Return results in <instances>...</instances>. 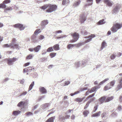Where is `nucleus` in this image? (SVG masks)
<instances>
[{"label": "nucleus", "instance_id": "1", "mask_svg": "<svg viewBox=\"0 0 122 122\" xmlns=\"http://www.w3.org/2000/svg\"><path fill=\"white\" fill-rule=\"evenodd\" d=\"M116 21H115L111 28V30L113 33L116 32L118 29H120L122 27V23H118L116 22Z\"/></svg>", "mask_w": 122, "mask_h": 122}, {"label": "nucleus", "instance_id": "2", "mask_svg": "<svg viewBox=\"0 0 122 122\" xmlns=\"http://www.w3.org/2000/svg\"><path fill=\"white\" fill-rule=\"evenodd\" d=\"M57 7V6L56 5L49 4L48 8L46 10V12H51L56 10Z\"/></svg>", "mask_w": 122, "mask_h": 122}, {"label": "nucleus", "instance_id": "3", "mask_svg": "<svg viewBox=\"0 0 122 122\" xmlns=\"http://www.w3.org/2000/svg\"><path fill=\"white\" fill-rule=\"evenodd\" d=\"M115 81L114 80L111 81L109 83H108L107 85L105 86L104 89L105 91H107L111 89L115 85Z\"/></svg>", "mask_w": 122, "mask_h": 122}, {"label": "nucleus", "instance_id": "4", "mask_svg": "<svg viewBox=\"0 0 122 122\" xmlns=\"http://www.w3.org/2000/svg\"><path fill=\"white\" fill-rule=\"evenodd\" d=\"M17 60V59L15 57L12 58H8L5 59V60L7 61V64L10 65H12L13 62H15Z\"/></svg>", "mask_w": 122, "mask_h": 122}, {"label": "nucleus", "instance_id": "5", "mask_svg": "<svg viewBox=\"0 0 122 122\" xmlns=\"http://www.w3.org/2000/svg\"><path fill=\"white\" fill-rule=\"evenodd\" d=\"M13 26L15 28H18L20 30H24L25 28L22 24L19 23L15 24Z\"/></svg>", "mask_w": 122, "mask_h": 122}, {"label": "nucleus", "instance_id": "6", "mask_svg": "<svg viewBox=\"0 0 122 122\" xmlns=\"http://www.w3.org/2000/svg\"><path fill=\"white\" fill-rule=\"evenodd\" d=\"M101 86L98 85L96 86H95L92 87L90 90H88L89 92L92 93L94 92H96L97 91V89H99L100 88Z\"/></svg>", "mask_w": 122, "mask_h": 122}, {"label": "nucleus", "instance_id": "7", "mask_svg": "<svg viewBox=\"0 0 122 122\" xmlns=\"http://www.w3.org/2000/svg\"><path fill=\"white\" fill-rule=\"evenodd\" d=\"M103 2L109 7L111 6L114 4L113 2L110 0H104Z\"/></svg>", "mask_w": 122, "mask_h": 122}, {"label": "nucleus", "instance_id": "8", "mask_svg": "<svg viewBox=\"0 0 122 122\" xmlns=\"http://www.w3.org/2000/svg\"><path fill=\"white\" fill-rule=\"evenodd\" d=\"M71 36L74 39H75L77 40H78L79 37V34L76 32L73 33L71 34Z\"/></svg>", "mask_w": 122, "mask_h": 122}, {"label": "nucleus", "instance_id": "9", "mask_svg": "<svg viewBox=\"0 0 122 122\" xmlns=\"http://www.w3.org/2000/svg\"><path fill=\"white\" fill-rule=\"evenodd\" d=\"M95 35L94 34H92L90 36H87L85 38H90L87 40L86 41H85V43H86L91 41L92 38L95 37Z\"/></svg>", "mask_w": 122, "mask_h": 122}, {"label": "nucleus", "instance_id": "10", "mask_svg": "<svg viewBox=\"0 0 122 122\" xmlns=\"http://www.w3.org/2000/svg\"><path fill=\"white\" fill-rule=\"evenodd\" d=\"M106 99V97L105 96L102 97L98 99V101L99 102L100 104L103 103L104 102H105V101Z\"/></svg>", "mask_w": 122, "mask_h": 122}, {"label": "nucleus", "instance_id": "11", "mask_svg": "<svg viewBox=\"0 0 122 122\" xmlns=\"http://www.w3.org/2000/svg\"><path fill=\"white\" fill-rule=\"evenodd\" d=\"M80 20L81 22H84L86 20V17L85 16V15L83 14L81 15Z\"/></svg>", "mask_w": 122, "mask_h": 122}, {"label": "nucleus", "instance_id": "12", "mask_svg": "<svg viewBox=\"0 0 122 122\" xmlns=\"http://www.w3.org/2000/svg\"><path fill=\"white\" fill-rule=\"evenodd\" d=\"M41 32V30L40 29H36L35 31L34 34L32 36V39H34L36 37V36H35L37 35Z\"/></svg>", "mask_w": 122, "mask_h": 122}, {"label": "nucleus", "instance_id": "13", "mask_svg": "<svg viewBox=\"0 0 122 122\" xmlns=\"http://www.w3.org/2000/svg\"><path fill=\"white\" fill-rule=\"evenodd\" d=\"M39 89L40 92L43 94L46 93L47 92L46 89L44 87H41Z\"/></svg>", "mask_w": 122, "mask_h": 122}, {"label": "nucleus", "instance_id": "14", "mask_svg": "<svg viewBox=\"0 0 122 122\" xmlns=\"http://www.w3.org/2000/svg\"><path fill=\"white\" fill-rule=\"evenodd\" d=\"M48 23V21L47 20H44L42 21L41 22V25L42 27H44L47 25Z\"/></svg>", "mask_w": 122, "mask_h": 122}, {"label": "nucleus", "instance_id": "15", "mask_svg": "<svg viewBox=\"0 0 122 122\" xmlns=\"http://www.w3.org/2000/svg\"><path fill=\"white\" fill-rule=\"evenodd\" d=\"M21 111L19 110L15 111L13 112L12 114L15 116H16L20 114Z\"/></svg>", "mask_w": 122, "mask_h": 122}, {"label": "nucleus", "instance_id": "16", "mask_svg": "<svg viewBox=\"0 0 122 122\" xmlns=\"http://www.w3.org/2000/svg\"><path fill=\"white\" fill-rule=\"evenodd\" d=\"M25 104V102H24L21 101L19 102L17 105L18 107H24Z\"/></svg>", "mask_w": 122, "mask_h": 122}, {"label": "nucleus", "instance_id": "17", "mask_svg": "<svg viewBox=\"0 0 122 122\" xmlns=\"http://www.w3.org/2000/svg\"><path fill=\"white\" fill-rule=\"evenodd\" d=\"M113 98L114 97L113 96L108 97L106 99L105 102H108L111 100H112Z\"/></svg>", "mask_w": 122, "mask_h": 122}, {"label": "nucleus", "instance_id": "18", "mask_svg": "<svg viewBox=\"0 0 122 122\" xmlns=\"http://www.w3.org/2000/svg\"><path fill=\"white\" fill-rule=\"evenodd\" d=\"M55 117H52L49 118L46 121V122H53L54 119H55Z\"/></svg>", "mask_w": 122, "mask_h": 122}, {"label": "nucleus", "instance_id": "19", "mask_svg": "<svg viewBox=\"0 0 122 122\" xmlns=\"http://www.w3.org/2000/svg\"><path fill=\"white\" fill-rule=\"evenodd\" d=\"M53 48L54 50L57 51L60 49L59 45L58 44H56L53 46Z\"/></svg>", "mask_w": 122, "mask_h": 122}, {"label": "nucleus", "instance_id": "20", "mask_svg": "<svg viewBox=\"0 0 122 122\" xmlns=\"http://www.w3.org/2000/svg\"><path fill=\"white\" fill-rule=\"evenodd\" d=\"M122 87V82H119L116 88V90L117 91L119 90Z\"/></svg>", "mask_w": 122, "mask_h": 122}, {"label": "nucleus", "instance_id": "21", "mask_svg": "<svg viewBox=\"0 0 122 122\" xmlns=\"http://www.w3.org/2000/svg\"><path fill=\"white\" fill-rule=\"evenodd\" d=\"M101 113L100 111L98 112L95 113L94 114L92 115V117H97L100 116Z\"/></svg>", "mask_w": 122, "mask_h": 122}, {"label": "nucleus", "instance_id": "22", "mask_svg": "<svg viewBox=\"0 0 122 122\" xmlns=\"http://www.w3.org/2000/svg\"><path fill=\"white\" fill-rule=\"evenodd\" d=\"M41 46L39 45H38L37 46L35 47L34 48V51L36 52H38L40 49Z\"/></svg>", "mask_w": 122, "mask_h": 122}, {"label": "nucleus", "instance_id": "23", "mask_svg": "<svg viewBox=\"0 0 122 122\" xmlns=\"http://www.w3.org/2000/svg\"><path fill=\"white\" fill-rule=\"evenodd\" d=\"M3 47L4 48L10 47L12 48V43H10L9 44H5L3 46Z\"/></svg>", "mask_w": 122, "mask_h": 122}, {"label": "nucleus", "instance_id": "24", "mask_svg": "<svg viewBox=\"0 0 122 122\" xmlns=\"http://www.w3.org/2000/svg\"><path fill=\"white\" fill-rule=\"evenodd\" d=\"M49 5V4H45L43 5V6L41 7H40V8L43 10H45L47 8H48Z\"/></svg>", "mask_w": 122, "mask_h": 122}, {"label": "nucleus", "instance_id": "25", "mask_svg": "<svg viewBox=\"0 0 122 122\" xmlns=\"http://www.w3.org/2000/svg\"><path fill=\"white\" fill-rule=\"evenodd\" d=\"M105 23V22L104 21V19H102L99 20L97 23L98 25L103 24Z\"/></svg>", "mask_w": 122, "mask_h": 122}, {"label": "nucleus", "instance_id": "26", "mask_svg": "<svg viewBox=\"0 0 122 122\" xmlns=\"http://www.w3.org/2000/svg\"><path fill=\"white\" fill-rule=\"evenodd\" d=\"M69 3V0H63L62 2V4L63 5H65Z\"/></svg>", "mask_w": 122, "mask_h": 122}, {"label": "nucleus", "instance_id": "27", "mask_svg": "<svg viewBox=\"0 0 122 122\" xmlns=\"http://www.w3.org/2000/svg\"><path fill=\"white\" fill-rule=\"evenodd\" d=\"M89 113V111L87 110L84 111L83 113V114L84 115L85 117L87 116L88 114Z\"/></svg>", "mask_w": 122, "mask_h": 122}, {"label": "nucleus", "instance_id": "28", "mask_svg": "<svg viewBox=\"0 0 122 122\" xmlns=\"http://www.w3.org/2000/svg\"><path fill=\"white\" fill-rule=\"evenodd\" d=\"M85 43V42H83L82 43H79L78 44H74V46H75L77 47H79L81 46L82 45H83Z\"/></svg>", "mask_w": 122, "mask_h": 122}, {"label": "nucleus", "instance_id": "29", "mask_svg": "<svg viewBox=\"0 0 122 122\" xmlns=\"http://www.w3.org/2000/svg\"><path fill=\"white\" fill-rule=\"evenodd\" d=\"M84 98H77L75 99V101L78 102H81Z\"/></svg>", "mask_w": 122, "mask_h": 122}, {"label": "nucleus", "instance_id": "30", "mask_svg": "<svg viewBox=\"0 0 122 122\" xmlns=\"http://www.w3.org/2000/svg\"><path fill=\"white\" fill-rule=\"evenodd\" d=\"M109 78H106L103 81H102L99 84V85L100 86L103 84L104 83H105L107 81H108L109 80Z\"/></svg>", "mask_w": 122, "mask_h": 122}, {"label": "nucleus", "instance_id": "31", "mask_svg": "<svg viewBox=\"0 0 122 122\" xmlns=\"http://www.w3.org/2000/svg\"><path fill=\"white\" fill-rule=\"evenodd\" d=\"M56 53L55 52L51 53L49 55V56L51 58H52L54 57L56 55Z\"/></svg>", "mask_w": 122, "mask_h": 122}, {"label": "nucleus", "instance_id": "32", "mask_svg": "<svg viewBox=\"0 0 122 122\" xmlns=\"http://www.w3.org/2000/svg\"><path fill=\"white\" fill-rule=\"evenodd\" d=\"M33 57V56L32 54H30L27 56L26 57V60H29L31 59Z\"/></svg>", "mask_w": 122, "mask_h": 122}, {"label": "nucleus", "instance_id": "33", "mask_svg": "<svg viewBox=\"0 0 122 122\" xmlns=\"http://www.w3.org/2000/svg\"><path fill=\"white\" fill-rule=\"evenodd\" d=\"M34 85V82L33 81L32 82V83L30 84V86H29V87L28 90V91H30V90H31L32 89L33 86Z\"/></svg>", "mask_w": 122, "mask_h": 122}, {"label": "nucleus", "instance_id": "34", "mask_svg": "<svg viewBox=\"0 0 122 122\" xmlns=\"http://www.w3.org/2000/svg\"><path fill=\"white\" fill-rule=\"evenodd\" d=\"M70 117V116L69 115H66L65 117H61L59 119L60 120H61V121H62L63 120L65 119H67L69 118Z\"/></svg>", "mask_w": 122, "mask_h": 122}, {"label": "nucleus", "instance_id": "35", "mask_svg": "<svg viewBox=\"0 0 122 122\" xmlns=\"http://www.w3.org/2000/svg\"><path fill=\"white\" fill-rule=\"evenodd\" d=\"M106 45V43L105 42L103 41L102 44V46L101 48L102 49Z\"/></svg>", "mask_w": 122, "mask_h": 122}, {"label": "nucleus", "instance_id": "36", "mask_svg": "<svg viewBox=\"0 0 122 122\" xmlns=\"http://www.w3.org/2000/svg\"><path fill=\"white\" fill-rule=\"evenodd\" d=\"M33 114V113L31 112H28L26 113L25 114V115L27 116L32 115Z\"/></svg>", "mask_w": 122, "mask_h": 122}, {"label": "nucleus", "instance_id": "37", "mask_svg": "<svg viewBox=\"0 0 122 122\" xmlns=\"http://www.w3.org/2000/svg\"><path fill=\"white\" fill-rule=\"evenodd\" d=\"M81 2V1L80 0H78L77 1H76L74 4V5L75 6H76L80 4Z\"/></svg>", "mask_w": 122, "mask_h": 122}, {"label": "nucleus", "instance_id": "38", "mask_svg": "<svg viewBox=\"0 0 122 122\" xmlns=\"http://www.w3.org/2000/svg\"><path fill=\"white\" fill-rule=\"evenodd\" d=\"M118 7H115L113 10V13H115L117 12L118 11Z\"/></svg>", "mask_w": 122, "mask_h": 122}, {"label": "nucleus", "instance_id": "39", "mask_svg": "<svg viewBox=\"0 0 122 122\" xmlns=\"http://www.w3.org/2000/svg\"><path fill=\"white\" fill-rule=\"evenodd\" d=\"M6 7V5L3 3L0 4V8H4Z\"/></svg>", "mask_w": 122, "mask_h": 122}, {"label": "nucleus", "instance_id": "40", "mask_svg": "<svg viewBox=\"0 0 122 122\" xmlns=\"http://www.w3.org/2000/svg\"><path fill=\"white\" fill-rule=\"evenodd\" d=\"M34 69V68L31 67H29L27 68V70L28 72L31 71Z\"/></svg>", "mask_w": 122, "mask_h": 122}, {"label": "nucleus", "instance_id": "41", "mask_svg": "<svg viewBox=\"0 0 122 122\" xmlns=\"http://www.w3.org/2000/svg\"><path fill=\"white\" fill-rule=\"evenodd\" d=\"M74 46V44H69L67 46V48L68 49H69L73 47Z\"/></svg>", "mask_w": 122, "mask_h": 122}, {"label": "nucleus", "instance_id": "42", "mask_svg": "<svg viewBox=\"0 0 122 122\" xmlns=\"http://www.w3.org/2000/svg\"><path fill=\"white\" fill-rule=\"evenodd\" d=\"M53 51V50L52 47H51L48 48L47 50V52H50Z\"/></svg>", "mask_w": 122, "mask_h": 122}, {"label": "nucleus", "instance_id": "43", "mask_svg": "<svg viewBox=\"0 0 122 122\" xmlns=\"http://www.w3.org/2000/svg\"><path fill=\"white\" fill-rule=\"evenodd\" d=\"M90 102L88 101L87 102L86 104V105L84 106V109H86L88 107L89 104L90 103Z\"/></svg>", "mask_w": 122, "mask_h": 122}, {"label": "nucleus", "instance_id": "44", "mask_svg": "<svg viewBox=\"0 0 122 122\" xmlns=\"http://www.w3.org/2000/svg\"><path fill=\"white\" fill-rule=\"evenodd\" d=\"M12 48H15L17 49L18 47V45L17 44H13V45H12Z\"/></svg>", "mask_w": 122, "mask_h": 122}, {"label": "nucleus", "instance_id": "45", "mask_svg": "<svg viewBox=\"0 0 122 122\" xmlns=\"http://www.w3.org/2000/svg\"><path fill=\"white\" fill-rule=\"evenodd\" d=\"M116 55L114 54H112L110 56V58L111 59L113 60L116 57Z\"/></svg>", "mask_w": 122, "mask_h": 122}, {"label": "nucleus", "instance_id": "46", "mask_svg": "<svg viewBox=\"0 0 122 122\" xmlns=\"http://www.w3.org/2000/svg\"><path fill=\"white\" fill-rule=\"evenodd\" d=\"M98 105H96V106H95L94 108V109L93 111V112H95L97 110L98 107Z\"/></svg>", "mask_w": 122, "mask_h": 122}, {"label": "nucleus", "instance_id": "47", "mask_svg": "<svg viewBox=\"0 0 122 122\" xmlns=\"http://www.w3.org/2000/svg\"><path fill=\"white\" fill-rule=\"evenodd\" d=\"M10 0H5L3 1V3L5 4H8L10 3Z\"/></svg>", "mask_w": 122, "mask_h": 122}, {"label": "nucleus", "instance_id": "48", "mask_svg": "<svg viewBox=\"0 0 122 122\" xmlns=\"http://www.w3.org/2000/svg\"><path fill=\"white\" fill-rule=\"evenodd\" d=\"M12 10V8L11 7H9L6 8L5 9V10Z\"/></svg>", "mask_w": 122, "mask_h": 122}, {"label": "nucleus", "instance_id": "49", "mask_svg": "<svg viewBox=\"0 0 122 122\" xmlns=\"http://www.w3.org/2000/svg\"><path fill=\"white\" fill-rule=\"evenodd\" d=\"M95 95V93H93L91 95H89V96H88L86 98V99H88L89 98L91 97H92L93 96Z\"/></svg>", "mask_w": 122, "mask_h": 122}, {"label": "nucleus", "instance_id": "50", "mask_svg": "<svg viewBox=\"0 0 122 122\" xmlns=\"http://www.w3.org/2000/svg\"><path fill=\"white\" fill-rule=\"evenodd\" d=\"M27 92L26 91H24L20 95V96L25 95L26 94Z\"/></svg>", "mask_w": 122, "mask_h": 122}, {"label": "nucleus", "instance_id": "51", "mask_svg": "<svg viewBox=\"0 0 122 122\" xmlns=\"http://www.w3.org/2000/svg\"><path fill=\"white\" fill-rule=\"evenodd\" d=\"M79 92H80L79 91H77L76 92H75L74 93H71L70 95L71 96H73L74 95H75V94H77L79 93Z\"/></svg>", "mask_w": 122, "mask_h": 122}, {"label": "nucleus", "instance_id": "52", "mask_svg": "<svg viewBox=\"0 0 122 122\" xmlns=\"http://www.w3.org/2000/svg\"><path fill=\"white\" fill-rule=\"evenodd\" d=\"M38 38L39 39L41 40L44 38V37L43 36L41 35Z\"/></svg>", "mask_w": 122, "mask_h": 122}, {"label": "nucleus", "instance_id": "53", "mask_svg": "<svg viewBox=\"0 0 122 122\" xmlns=\"http://www.w3.org/2000/svg\"><path fill=\"white\" fill-rule=\"evenodd\" d=\"M119 101L120 102H122V96H120L119 97Z\"/></svg>", "mask_w": 122, "mask_h": 122}, {"label": "nucleus", "instance_id": "54", "mask_svg": "<svg viewBox=\"0 0 122 122\" xmlns=\"http://www.w3.org/2000/svg\"><path fill=\"white\" fill-rule=\"evenodd\" d=\"M77 40L75 39H74L73 40H72L70 41V42L71 43L74 42L76 41Z\"/></svg>", "mask_w": 122, "mask_h": 122}, {"label": "nucleus", "instance_id": "55", "mask_svg": "<svg viewBox=\"0 0 122 122\" xmlns=\"http://www.w3.org/2000/svg\"><path fill=\"white\" fill-rule=\"evenodd\" d=\"M45 107H48L49 105V104L48 103H46L43 105Z\"/></svg>", "mask_w": 122, "mask_h": 122}, {"label": "nucleus", "instance_id": "56", "mask_svg": "<svg viewBox=\"0 0 122 122\" xmlns=\"http://www.w3.org/2000/svg\"><path fill=\"white\" fill-rule=\"evenodd\" d=\"M106 113L105 112H104L102 113L101 115V117L102 118L104 117L106 115Z\"/></svg>", "mask_w": 122, "mask_h": 122}, {"label": "nucleus", "instance_id": "57", "mask_svg": "<svg viewBox=\"0 0 122 122\" xmlns=\"http://www.w3.org/2000/svg\"><path fill=\"white\" fill-rule=\"evenodd\" d=\"M70 83V82L69 81H66L65 82V85H67Z\"/></svg>", "mask_w": 122, "mask_h": 122}, {"label": "nucleus", "instance_id": "58", "mask_svg": "<svg viewBox=\"0 0 122 122\" xmlns=\"http://www.w3.org/2000/svg\"><path fill=\"white\" fill-rule=\"evenodd\" d=\"M15 39H13L12 40V42L11 43H12V45H13L14 43L15 42Z\"/></svg>", "mask_w": 122, "mask_h": 122}, {"label": "nucleus", "instance_id": "59", "mask_svg": "<svg viewBox=\"0 0 122 122\" xmlns=\"http://www.w3.org/2000/svg\"><path fill=\"white\" fill-rule=\"evenodd\" d=\"M30 64V62H27L25 63L24 65L25 67H26L27 66H28Z\"/></svg>", "mask_w": 122, "mask_h": 122}, {"label": "nucleus", "instance_id": "60", "mask_svg": "<svg viewBox=\"0 0 122 122\" xmlns=\"http://www.w3.org/2000/svg\"><path fill=\"white\" fill-rule=\"evenodd\" d=\"M87 2H91V3L90 4V5H92V4L93 0H86Z\"/></svg>", "mask_w": 122, "mask_h": 122}, {"label": "nucleus", "instance_id": "61", "mask_svg": "<svg viewBox=\"0 0 122 122\" xmlns=\"http://www.w3.org/2000/svg\"><path fill=\"white\" fill-rule=\"evenodd\" d=\"M29 50L31 52H32L34 51V48H30L29 49Z\"/></svg>", "mask_w": 122, "mask_h": 122}, {"label": "nucleus", "instance_id": "62", "mask_svg": "<svg viewBox=\"0 0 122 122\" xmlns=\"http://www.w3.org/2000/svg\"><path fill=\"white\" fill-rule=\"evenodd\" d=\"M55 32L56 33H61L62 32V31L61 30H58L56 31Z\"/></svg>", "mask_w": 122, "mask_h": 122}, {"label": "nucleus", "instance_id": "63", "mask_svg": "<svg viewBox=\"0 0 122 122\" xmlns=\"http://www.w3.org/2000/svg\"><path fill=\"white\" fill-rule=\"evenodd\" d=\"M75 116L74 115H72L71 117V119L73 120L75 119Z\"/></svg>", "mask_w": 122, "mask_h": 122}, {"label": "nucleus", "instance_id": "64", "mask_svg": "<svg viewBox=\"0 0 122 122\" xmlns=\"http://www.w3.org/2000/svg\"><path fill=\"white\" fill-rule=\"evenodd\" d=\"M122 55V54L120 52H119L117 53V56L118 57H119L121 56Z\"/></svg>", "mask_w": 122, "mask_h": 122}]
</instances>
